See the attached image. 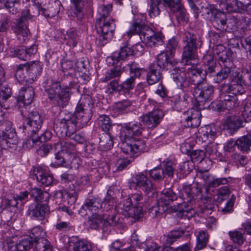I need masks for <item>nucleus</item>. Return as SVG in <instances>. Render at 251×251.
<instances>
[{"label": "nucleus", "mask_w": 251, "mask_h": 251, "mask_svg": "<svg viewBox=\"0 0 251 251\" xmlns=\"http://www.w3.org/2000/svg\"><path fill=\"white\" fill-rule=\"evenodd\" d=\"M184 234L182 230H173L166 236V244L171 245Z\"/></svg>", "instance_id": "69168bd1"}, {"label": "nucleus", "mask_w": 251, "mask_h": 251, "mask_svg": "<svg viewBox=\"0 0 251 251\" xmlns=\"http://www.w3.org/2000/svg\"><path fill=\"white\" fill-rule=\"evenodd\" d=\"M228 180L226 178H213L211 180H210L208 184L206 185H202V187H207L208 192L211 194L210 200H211L213 194V191L210 190V188H215L221 185H225L227 184Z\"/></svg>", "instance_id": "09e8293b"}, {"label": "nucleus", "mask_w": 251, "mask_h": 251, "mask_svg": "<svg viewBox=\"0 0 251 251\" xmlns=\"http://www.w3.org/2000/svg\"><path fill=\"white\" fill-rule=\"evenodd\" d=\"M109 214L103 213L102 215L93 213V215L89 217L87 223L92 229H97L99 227L104 226H115L118 224L119 219L117 217L112 216L108 217Z\"/></svg>", "instance_id": "9b49d317"}, {"label": "nucleus", "mask_w": 251, "mask_h": 251, "mask_svg": "<svg viewBox=\"0 0 251 251\" xmlns=\"http://www.w3.org/2000/svg\"><path fill=\"white\" fill-rule=\"evenodd\" d=\"M133 54L132 49L127 47H121L119 51L112 53L111 56L107 58V61L111 65H114L120 60H125Z\"/></svg>", "instance_id": "5701e85b"}, {"label": "nucleus", "mask_w": 251, "mask_h": 251, "mask_svg": "<svg viewBox=\"0 0 251 251\" xmlns=\"http://www.w3.org/2000/svg\"><path fill=\"white\" fill-rule=\"evenodd\" d=\"M27 107H22L21 113L26 118L23 123L24 132L30 133L32 137L41 129L43 120L37 110L34 108H29L27 110Z\"/></svg>", "instance_id": "0eeeda50"}, {"label": "nucleus", "mask_w": 251, "mask_h": 251, "mask_svg": "<svg viewBox=\"0 0 251 251\" xmlns=\"http://www.w3.org/2000/svg\"><path fill=\"white\" fill-rule=\"evenodd\" d=\"M73 250V251H91L92 246L88 242L79 240L74 243Z\"/></svg>", "instance_id": "bf43d9fd"}, {"label": "nucleus", "mask_w": 251, "mask_h": 251, "mask_svg": "<svg viewBox=\"0 0 251 251\" xmlns=\"http://www.w3.org/2000/svg\"><path fill=\"white\" fill-rule=\"evenodd\" d=\"M129 181L130 188L141 189L146 195H152L155 192L153 183L143 173L133 175Z\"/></svg>", "instance_id": "9d476101"}, {"label": "nucleus", "mask_w": 251, "mask_h": 251, "mask_svg": "<svg viewBox=\"0 0 251 251\" xmlns=\"http://www.w3.org/2000/svg\"><path fill=\"white\" fill-rule=\"evenodd\" d=\"M52 133L49 130H46L40 136L36 138L33 137L27 140L26 144H29L30 147H33L34 144H36L38 142H45L49 140L52 137Z\"/></svg>", "instance_id": "79ce46f5"}, {"label": "nucleus", "mask_w": 251, "mask_h": 251, "mask_svg": "<svg viewBox=\"0 0 251 251\" xmlns=\"http://www.w3.org/2000/svg\"><path fill=\"white\" fill-rule=\"evenodd\" d=\"M144 130V127L140 122H129L125 124L120 136L121 149L124 153L131 156H137L144 151L146 147L145 141L133 138L141 135Z\"/></svg>", "instance_id": "f03ea898"}, {"label": "nucleus", "mask_w": 251, "mask_h": 251, "mask_svg": "<svg viewBox=\"0 0 251 251\" xmlns=\"http://www.w3.org/2000/svg\"><path fill=\"white\" fill-rule=\"evenodd\" d=\"M124 68L121 66H117L114 67L112 69L107 71L105 75V76L101 78L102 82H105L113 79H118L124 72Z\"/></svg>", "instance_id": "e433bc0d"}, {"label": "nucleus", "mask_w": 251, "mask_h": 251, "mask_svg": "<svg viewBox=\"0 0 251 251\" xmlns=\"http://www.w3.org/2000/svg\"><path fill=\"white\" fill-rule=\"evenodd\" d=\"M171 77L177 84H179L183 91H187L191 85L193 84L195 87L206 82L202 70L196 68L194 65L187 68V72L179 70L172 73Z\"/></svg>", "instance_id": "20e7f679"}, {"label": "nucleus", "mask_w": 251, "mask_h": 251, "mask_svg": "<svg viewBox=\"0 0 251 251\" xmlns=\"http://www.w3.org/2000/svg\"><path fill=\"white\" fill-rule=\"evenodd\" d=\"M211 22L213 26L220 30H226L227 28H234L235 24L233 25H230V22H227L226 15L224 12L218 11Z\"/></svg>", "instance_id": "393cba45"}, {"label": "nucleus", "mask_w": 251, "mask_h": 251, "mask_svg": "<svg viewBox=\"0 0 251 251\" xmlns=\"http://www.w3.org/2000/svg\"><path fill=\"white\" fill-rule=\"evenodd\" d=\"M30 235L29 237H32L34 243L39 241L40 238L44 235V231L43 228L40 226H36L29 230Z\"/></svg>", "instance_id": "052dcab7"}, {"label": "nucleus", "mask_w": 251, "mask_h": 251, "mask_svg": "<svg viewBox=\"0 0 251 251\" xmlns=\"http://www.w3.org/2000/svg\"><path fill=\"white\" fill-rule=\"evenodd\" d=\"M93 103L89 96L81 97L78 101L75 114L69 113L54 124L53 129L56 134L61 136H70L76 130L82 128L90 120L92 116Z\"/></svg>", "instance_id": "f257e3e1"}, {"label": "nucleus", "mask_w": 251, "mask_h": 251, "mask_svg": "<svg viewBox=\"0 0 251 251\" xmlns=\"http://www.w3.org/2000/svg\"><path fill=\"white\" fill-rule=\"evenodd\" d=\"M129 68L130 74L131 76H134L135 78H139L142 74L144 72L143 68H140L137 63L135 62H132L127 64Z\"/></svg>", "instance_id": "4d7b16f0"}, {"label": "nucleus", "mask_w": 251, "mask_h": 251, "mask_svg": "<svg viewBox=\"0 0 251 251\" xmlns=\"http://www.w3.org/2000/svg\"><path fill=\"white\" fill-rule=\"evenodd\" d=\"M98 124L101 129L104 131H109L112 127V123L110 118L105 115L99 116L98 119Z\"/></svg>", "instance_id": "5fc2aeb1"}, {"label": "nucleus", "mask_w": 251, "mask_h": 251, "mask_svg": "<svg viewBox=\"0 0 251 251\" xmlns=\"http://www.w3.org/2000/svg\"><path fill=\"white\" fill-rule=\"evenodd\" d=\"M242 83V75L240 73L235 72L232 74L230 83L222 84L220 91L236 96V95L242 94L244 92Z\"/></svg>", "instance_id": "f8f14e48"}, {"label": "nucleus", "mask_w": 251, "mask_h": 251, "mask_svg": "<svg viewBox=\"0 0 251 251\" xmlns=\"http://www.w3.org/2000/svg\"><path fill=\"white\" fill-rule=\"evenodd\" d=\"M140 249L141 251H160V247L156 243L148 242L142 243Z\"/></svg>", "instance_id": "774afa93"}, {"label": "nucleus", "mask_w": 251, "mask_h": 251, "mask_svg": "<svg viewBox=\"0 0 251 251\" xmlns=\"http://www.w3.org/2000/svg\"><path fill=\"white\" fill-rule=\"evenodd\" d=\"M99 148L103 151H107L111 149L113 146V138L109 133L103 134L100 138Z\"/></svg>", "instance_id": "58836bf2"}, {"label": "nucleus", "mask_w": 251, "mask_h": 251, "mask_svg": "<svg viewBox=\"0 0 251 251\" xmlns=\"http://www.w3.org/2000/svg\"><path fill=\"white\" fill-rule=\"evenodd\" d=\"M112 6L111 4L107 5H101L98 9V13L99 17L98 18L96 22L101 21L103 20H112L113 19L110 16V13L111 11Z\"/></svg>", "instance_id": "c03bdc74"}, {"label": "nucleus", "mask_w": 251, "mask_h": 251, "mask_svg": "<svg viewBox=\"0 0 251 251\" xmlns=\"http://www.w3.org/2000/svg\"><path fill=\"white\" fill-rule=\"evenodd\" d=\"M167 209L166 207L161 204L157 200L156 204L149 209V215L152 218L159 217L167 210Z\"/></svg>", "instance_id": "a18cd8bd"}, {"label": "nucleus", "mask_w": 251, "mask_h": 251, "mask_svg": "<svg viewBox=\"0 0 251 251\" xmlns=\"http://www.w3.org/2000/svg\"><path fill=\"white\" fill-rule=\"evenodd\" d=\"M82 207L85 210H89L92 213L96 214L102 207V202L99 197L90 196L85 200Z\"/></svg>", "instance_id": "cd10ccee"}, {"label": "nucleus", "mask_w": 251, "mask_h": 251, "mask_svg": "<svg viewBox=\"0 0 251 251\" xmlns=\"http://www.w3.org/2000/svg\"><path fill=\"white\" fill-rule=\"evenodd\" d=\"M211 196L207 187H202L201 185L196 183L193 184H183L179 197L184 203H194L200 200L210 201Z\"/></svg>", "instance_id": "423d86ee"}, {"label": "nucleus", "mask_w": 251, "mask_h": 251, "mask_svg": "<svg viewBox=\"0 0 251 251\" xmlns=\"http://www.w3.org/2000/svg\"><path fill=\"white\" fill-rule=\"evenodd\" d=\"M199 134V137L202 142H206L207 140L211 142L216 137L217 132L214 127L206 126L200 128Z\"/></svg>", "instance_id": "c9c22d12"}, {"label": "nucleus", "mask_w": 251, "mask_h": 251, "mask_svg": "<svg viewBox=\"0 0 251 251\" xmlns=\"http://www.w3.org/2000/svg\"><path fill=\"white\" fill-rule=\"evenodd\" d=\"M7 244L8 248L13 251H27L33 247L34 243L32 237H27L22 239L19 243H15L13 239L10 240Z\"/></svg>", "instance_id": "b1692460"}, {"label": "nucleus", "mask_w": 251, "mask_h": 251, "mask_svg": "<svg viewBox=\"0 0 251 251\" xmlns=\"http://www.w3.org/2000/svg\"><path fill=\"white\" fill-rule=\"evenodd\" d=\"M230 74V68L228 67L224 66L216 74L214 77L213 80L215 83H220L227 79Z\"/></svg>", "instance_id": "de8ad7c7"}, {"label": "nucleus", "mask_w": 251, "mask_h": 251, "mask_svg": "<svg viewBox=\"0 0 251 251\" xmlns=\"http://www.w3.org/2000/svg\"><path fill=\"white\" fill-rule=\"evenodd\" d=\"M55 151H58L57 153L73 154L76 151L75 146L69 141H61L54 144Z\"/></svg>", "instance_id": "2f4dec72"}, {"label": "nucleus", "mask_w": 251, "mask_h": 251, "mask_svg": "<svg viewBox=\"0 0 251 251\" xmlns=\"http://www.w3.org/2000/svg\"><path fill=\"white\" fill-rule=\"evenodd\" d=\"M149 175L151 177L155 180H161L164 177L165 173L163 169L160 167H155L149 171Z\"/></svg>", "instance_id": "e2e57ef3"}, {"label": "nucleus", "mask_w": 251, "mask_h": 251, "mask_svg": "<svg viewBox=\"0 0 251 251\" xmlns=\"http://www.w3.org/2000/svg\"><path fill=\"white\" fill-rule=\"evenodd\" d=\"M32 174L33 178L45 186H49L53 182V176L49 174L46 169L41 167H36L33 169Z\"/></svg>", "instance_id": "4be33fe9"}, {"label": "nucleus", "mask_w": 251, "mask_h": 251, "mask_svg": "<svg viewBox=\"0 0 251 251\" xmlns=\"http://www.w3.org/2000/svg\"><path fill=\"white\" fill-rule=\"evenodd\" d=\"M115 203L114 192L111 189H109L102 202L103 210L105 212L104 213L109 214V216H108L109 218H111L112 216L117 217L119 219V224L121 223V219L118 214L117 205L114 206Z\"/></svg>", "instance_id": "f3484780"}, {"label": "nucleus", "mask_w": 251, "mask_h": 251, "mask_svg": "<svg viewBox=\"0 0 251 251\" xmlns=\"http://www.w3.org/2000/svg\"><path fill=\"white\" fill-rule=\"evenodd\" d=\"M224 2L221 4V7L226 12H238L244 10L245 4L237 0H223Z\"/></svg>", "instance_id": "c756f323"}, {"label": "nucleus", "mask_w": 251, "mask_h": 251, "mask_svg": "<svg viewBox=\"0 0 251 251\" xmlns=\"http://www.w3.org/2000/svg\"><path fill=\"white\" fill-rule=\"evenodd\" d=\"M56 229L61 232H66L71 230L73 226L69 221H64L58 219L55 225Z\"/></svg>", "instance_id": "338daca9"}, {"label": "nucleus", "mask_w": 251, "mask_h": 251, "mask_svg": "<svg viewBox=\"0 0 251 251\" xmlns=\"http://www.w3.org/2000/svg\"><path fill=\"white\" fill-rule=\"evenodd\" d=\"M224 128L228 133L233 134L244 126V120L239 116L229 115L224 118L222 122Z\"/></svg>", "instance_id": "6ab92c4d"}, {"label": "nucleus", "mask_w": 251, "mask_h": 251, "mask_svg": "<svg viewBox=\"0 0 251 251\" xmlns=\"http://www.w3.org/2000/svg\"><path fill=\"white\" fill-rule=\"evenodd\" d=\"M201 115L200 110L191 109L185 111L181 117V123L187 127H196L201 124Z\"/></svg>", "instance_id": "dca6fc26"}, {"label": "nucleus", "mask_w": 251, "mask_h": 251, "mask_svg": "<svg viewBox=\"0 0 251 251\" xmlns=\"http://www.w3.org/2000/svg\"><path fill=\"white\" fill-rule=\"evenodd\" d=\"M171 104L176 111H180L186 108L191 101V98L187 94H185L181 98L179 95H175L171 99Z\"/></svg>", "instance_id": "bb28decb"}, {"label": "nucleus", "mask_w": 251, "mask_h": 251, "mask_svg": "<svg viewBox=\"0 0 251 251\" xmlns=\"http://www.w3.org/2000/svg\"><path fill=\"white\" fill-rule=\"evenodd\" d=\"M31 195L35 198L37 201H47L49 199V194L38 188H33L31 190Z\"/></svg>", "instance_id": "603ef678"}, {"label": "nucleus", "mask_w": 251, "mask_h": 251, "mask_svg": "<svg viewBox=\"0 0 251 251\" xmlns=\"http://www.w3.org/2000/svg\"><path fill=\"white\" fill-rule=\"evenodd\" d=\"M236 146L242 152H248L251 146V132L237 140Z\"/></svg>", "instance_id": "4c0bfd02"}, {"label": "nucleus", "mask_w": 251, "mask_h": 251, "mask_svg": "<svg viewBox=\"0 0 251 251\" xmlns=\"http://www.w3.org/2000/svg\"><path fill=\"white\" fill-rule=\"evenodd\" d=\"M228 235L230 239L235 243L241 245L245 241V238L243 234L240 231L235 230L233 231H229Z\"/></svg>", "instance_id": "680f3d73"}, {"label": "nucleus", "mask_w": 251, "mask_h": 251, "mask_svg": "<svg viewBox=\"0 0 251 251\" xmlns=\"http://www.w3.org/2000/svg\"><path fill=\"white\" fill-rule=\"evenodd\" d=\"M203 61L206 66L204 73L208 74L215 71L216 59L213 55L208 53L205 54L203 57Z\"/></svg>", "instance_id": "a19ab883"}, {"label": "nucleus", "mask_w": 251, "mask_h": 251, "mask_svg": "<svg viewBox=\"0 0 251 251\" xmlns=\"http://www.w3.org/2000/svg\"><path fill=\"white\" fill-rule=\"evenodd\" d=\"M64 39L66 44L71 47L74 48L78 42L79 38L77 33L72 30H68L65 35Z\"/></svg>", "instance_id": "3c124183"}, {"label": "nucleus", "mask_w": 251, "mask_h": 251, "mask_svg": "<svg viewBox=\"0 0 251 251\" xmlns=\"http://www.w3.org/2000/svg\"><path fill=\"white\" fill-rule=\"evenodd\" d=\"M135 79L134 76H131L126 79L121 84L122 90L129 92L133 90L135 85Z\"/></svg>", "instance_id": "0e129e2a"}, {"label": "nucleus", "mask_w": 251, "mask_h": 251, "mask_svg": "<svg viewBox=\"0 0 251 251\" xmlns=\"http://www.w3.org/2000/svg\"><path fill=\"white\" fill-rule=\"evenodd\" d=\"M96 28L99 36L98 38V44L104 46L111 39L113 35L115 28L114 20H103L96 22Z\"/></svg>", "instance_id": "6e6552de"}, {"label": "nucleus", "mask_w": 251, "mask_h": 251, "mask_svg": "<svg viewBox=\"0 0 251 251\" xmlns=\"http://www.w3.org/2000/svg\"><path fill=\"white\" fill-rule=\"evenodd\" d=\"M196 35L190 31L185 33L183 37V51L182 53V60L187 65L189 61L194 60L195 61V52L197 50Z\"/></svg>", "instance_id": "1a4fd4ad"}, {"label": "nucleus", "mask_w": 251, "mask_h": 251, "mask_svg": "<svg viewBox=\"0 0 251 251\" xmlns=\"http://www.w3.org/2000/svg\"><path fill=\"white\" fill-rule=\"evenodd\" d=\"M9 12L12 14L18 13L21 8V0H1Z\"/></svg>", "instance_id": "37998d69"}, {"label": "nucleus", "mask_w": 251, "mask_h": 251, "mask_svg": "<svg viewBox=\"0 0 251 251\" xmlns=\"http://www.w3.org/2000/svg\"><path fill=\"white\" fill-rule=\"evenodd\" d=\"M219 98L224 101L225 107L227 110L232 109L239 104L237 96L228 95L220 91Z\"/></svg>", "instance_id": "f704fd0d"}, {"label": "nucleus", "mask_w": 251, "mask_h": 251, "mask_svg": "<svg viewBox=\"0 0 251 251\" xmlns=\"http://www.w3.org/2000/svg\"><path fill=\"white\" fill-rule=\"evenodd\" d=\"M162 78L161 70L155 64L150 66V71L147 76V82L150 85H152L158 82Z\"/></svg>", "instance_id": "72a5a7b5"}, {"label": "nucleus", "mask_w": 251, "mask_h": 251, "mask_svg": "<svg viewBox=\"0 0 251 251\" xmlns=\"http://www.w3.org/2000/svg\"><path fill=\"white\" fill-rule=\"evenodd\" d=\"M164 3L170 8V10L175 13L176 18L178 21L184 23L188 22V14L180 0H162Z\"/></svg>", "instance_id": "2eb2a0df"}, {"label": "nucleus", "mask_w": 251, "mask_h": 251, "mask_svg": "<svg viewBox=\"0 0 251 251\" xmlns=\"http://www.w3.org/2000/svg\"><path fill=\"white\" fill-rule=\"evenodd\" d=\"M49 213V206L46 203H32L27 211V215L30 218L40 221L44 220Z\"/></svg>", "instance_id": "a211bd4d"}, {"label": "nucleus", "mask_w": 251, "mask_h": 251, "mask_svg": "<svg viewBox=\"0 0 251 251\" xmlns=\"http://www.w3.org/2000/svg\"><path fill=\"white\" fill-rule=\"evenodd\" d=\"M172 56V55L165 52L160 53L157 56V64H155V65L160 70L165 69L171 70V74L177 72V71H179V70L176 69V67H174L175 62Z\"/></svg>", "instance_id": "412c9836"}, {"label": "nucleus", "mask_w": 251, "mask_h": 251, "mask_svg": "<svg viewBox=\"0 0 251 251\" xmlns=\"http://www.w3.org/2000/svg\"><path fill=\"white\" fill-rule=\"evenodd\" d=\"M230 194L229 189L226 186H224L218 189L217 194L214 196V199L221 202L226 199Z\"/></svg>", "instance_id": "13d9d810"}, {"label": "nucleus", "mask_w": 251, "mask_h": 251, "mask_svg": "<svg viewBox=\"0 0 251 251\" xmlns=\"http://www.w3.org/2000/svg\"><path fill=\"white\" fill-rule=\"evenodd\" d=\"M34 95V92L32 87H23L19 91L18 100L23 103V107L28 106L27 110H28L29 108H33L29 104L32 101Z\"/></svg>", "instance_id": "a878e982"}, {"label": "nucleus", "mask_w": 251, "mask_h": 251, "mask_svg": "<svg viewBox=\"0 0 251 251\" xmlns=\"http://www.w3.org/2000/svg\"><path fill=\"white\" fill-rule=\"evenodd\" d=\"M136 34L139 35L143 42L151 47L161 45L163 43L164 36L162 33L155 32L140 18H137L133 21L127 32L129 37Z\"/></svg>", "instance_id": "7ed1b4c3"}, {"label": "nucleus", "mask_w": 251, "mask_h": 251, "mask_svg": "<svg viewBox=\"0 0 251 251\" xmlns=\"http://www.w3.org/2000/svg\"><path fill=\"white\" fill-rule=\"evenodd\" d=\"M12 94L11 88L6 84H0V106L6 108L4 103Z\"/></svg>", "instance_id": "ea45409f"}, {"label": "nucleus", "mask_w": 251, "mask_h": 251, "mask_svg": "<svg viewBox=\"0 0 251 251\" xmlns=\"http://www.w3.org/2000/svg\"><path fill=\"white\" fill-rule=\"evenodd\" d=\"M160 3V0H150L148 2L149 6V14L151 18L155 17L159 15L160 9L159 5Z\"/></svg>", "instance_id": "864d4df0"}, {"label": "nucleus", "mask_w": 251, "mask_h": 251, "mask_svg": "<svg viewBox=\"0 0 251 251\" xmlns=\"http://www.w3.org/2000/svg\"><path fill=\"white\" fill-rule=\"evenodd\" d=\"M214 92V87L205 82L194 88L193 96L201 106L212 100Z\"/></svg>", "instance_id": "ddd939ff"}, {"label": "nucleus", "mask_w": 251, "mask_h": 251, "mask_svg": "<svg viewBox=\"0 0 251 251\" xmlns=\"http://www.w3.org/2000/svg\"><path fill=\"white\" fill-rule=\"evenodd\" d=\"M76 156L75 153H63V155H62V153H56L55 156V161L51 164V165L55 167L62 166L69 168L71 166L69 162H73Z\"/></svg>", "instance_id": "c85d7f7f"}, {"label": "nucleus", "mask_w": 251, "mask_h": 251, "mask_svg": "<svg viewBox=\"0 0 251 251\" xmlns=\"http://www.w3.org/2000/svg\"><path fill=\"white\" fill-rule=\"evenodd\" d=\"M163 112L160 109H153L141 117V121L146 124L149 128H153L157 126L164 117Z\"/></svg>", "instance_id": "aec40b11"}, {"label": "nucleus", "mask_w": 251, "mask_h": 251, "mask_svg": "<svg viewBox=\"0 0 251 251\" xmlns=\"http://www.w3.org/2000/svg\"><path fill=\"white\" fill-rule=\"evenodd\" d=\"M44 87L48 98L53 104L62 108L68 104L70 93L67 88L61 87L59 81L47 79L44 82Z\"/></svg>", "instance_id": "39448f33"}, {"label": "nucleus", "mask_w": 251, "mask_h": 251, "mask_svg": "<svg viewBox=\"0 0 251 251\" xmlns=\"http://www.w3.org/2000/svg\"><path fill=\"white\" fill-rule=\"evenodd\" d=\"M34 244L38 251H52V250L50 243L45 238H40Z\"/></svg>", "instance_id": "6e6d98bb"}, {"label": "nucleus", "mask_w": 251, "mask_h": 251, "mask_svg": "<svg viewBox=\"0 0 251 251\" xmlns=\"http://www.w3.org/2000/svg\"><path fill=\"white\" fill-rule=\"evenodd\" d=\"M131 105V102L129 100H123L116 102L114 105L111 113L113 116L116 117L126 113Z\"/></svg>", "instance_id": "473e14b6"}, {"label": "nucleus", "mask_w": 251, "mask_h": 251, "mask_svg": "<svg viewBox=\"0 0 251 251\" xmlns=\"http://www.w3.org/2000/svg\"><path fill=\"white\" fill-rule=\"evenodd\" d=\"M30 15V13L28 8L24 9L22 11L21 17L17 21L16 32L20 44H23L25 42L29 33L27 21L32 19Z\"/></svg>", "instance_id": "4468645a"}, {"label": "nucleus", "mask_w": 251, "mask_h": 251, "mask_svg": "<svg viewBox=\"0 0 251 251\" xmlns=\"http://www.w3.org/2000/svg\"><path fill=\"white\" fill-rule=\"evenodd\" d=\"M201 12L204 18L211 21L218 11L212 5L206 4L201 6Z\"/></svg>", "instance_id": "49530a36"}, {"label": "nucleus", "mask_w": 251, "mask_h": 251, "mask_svg": "<svg viewBox=\"0 0 251 251\" xmlns=\"http://www.w3.org/2000/svg\"><path fill=\"white\" fill-rule=\"evenodd\" d=\"M177 199V195L171 188L164 189L161 192L160 197L157 199L161 204L165 207L170 205L172 202Z\"/></svg>", "instance_id": "7c9ffc66"}, {"label": "nucleus", "mask_w": 251, "mask_h": 251, "mask_svg": "<svg viewBox=\"0 0 251 251\" xmlns=\"http://www.w3.org/2000/svg\"><path fill=\"white\" fill-rule=\"evenodd\" d=\"M208 235L203 231L201 230L199 232L197 237V244L195 248V251L203 249L206 246L208 242Z\"/></svg>", "instance_id": "8fccbe9b"}]
</instances>
